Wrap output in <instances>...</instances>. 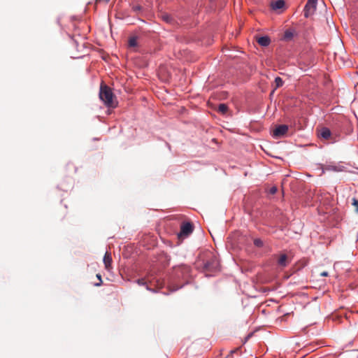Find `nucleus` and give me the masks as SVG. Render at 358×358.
Returning a JSON list of instances; mask_svg holds the SVG:
<instances>
[{"label":"nucleus","instance_id":"14","mask_svg":"<svg viewBox=\"0 0 358 358\" xmlns=\"http://www.w3.org/2000/svg\"><path fill=\"white\" fill-rule=\"evenodd\" d=\"M228 110V106L224 103H221L218 106V111L222 114H225Z\"/></svg>","mask_w":358,"mask_h":358},{"label":"nucleus","instance_id":"6","mask_svg":"<svg viewBox=\"0 0 358 358\" xmlns=\"http://www.w3.org/2000/svg\"><path fill=\"white\" fill-rule=\"evenodd\" d=\"M290 261H291V259H289L287 255L280 254L277 260V264H278V266H280L281 268H285L289 264Z\"/></svg>","mask_w":358,"mask_h":358},{"label":"nucleus","instance_id":"11","mask_svg":"<svg viewBox=\"0 0 358 358\" xmlns=\"http://www.w3.org/2000/svg\"><path fill=\"white\" fill-rule=\"evenodd\" d=\"M319 136L324 139H328L331 136V131L328 128L323 127L321 129Z\"/></svg>","mask_w":358,"mask_h":358},{"label":"nucleus","instance_id":"12","mask_svg":"<svg viewBox=\"0 0 358 358\" xmlns=\"http://www.w3.org/2000/svg\"><path fill=\"white\" fill-rule=\"evenodd\" d=\"M161 18L162 20L169 24H172L174 22L172 16L168 13H162L161 15Z\"/></svg>","mask_w":358,"mask_h":358},{"label":"nucleus","instance_id":"16","mask_svg":"<svg viewBox=\"0 0 358 358\" xmlns=\"http://www.w3.org/2000/svg\"><path fill=\"white\" fill-rule=\"evenodd\" d=\"M254 244L257 247H262L263 246V241L259 238H256L254 240Z\"/></svg>","mask_w":358,"mask_h":358},{"label":"nucleus","instance_id":"1","mask_svg":"<svg viewBox=\"0 0 358 358\" xmlns=\"http://www.w3.org/2000/svg\"><path fill=\"white\" fill-rule=\"evenodd\" d=\"M99 98L108 108H116L117 101L112 90L105 84H101L99 90Z\"/></svg>","mask_w":358,"mask_h":358},{"label":"nucleus","instance_id":"3","mask_svg":"<svg viewBox=\"0 0 358 358\" xmlns=\"http://www.w3.org/2000/svg\"><path fill=\"white\" fill-rule=\"evenodd\" d=\"M193 231V226L190 222L182 223L180 226V231L178 234V238L183 239L191 234Z\"/></svg>","mask_w":358,"mask_h":358},{"label":"nucleus","instance_id":"15","mask_svg":"<svg viewBox=\"0 0 358 358\" xmlns=\"http://www.w3.org/2000/svg\"><path fill=\"white\" fill-rule=\"evenodd\" d=\"M283 83H284V82H283V80H282L281 78L276 77L275 79V90L278 88V87H282Z\"/></svg>","mask_w":358,"mask_h":358},{"label":"nucleus","instance_id":"8","mask_svg":"<svg viewBox=\"0 0 358 358\" xmlns=\"http://www.w3.org/2000/svg\"><path fill=\"white\" fill-rule=\"evenodd\" d=\"M285 2L283 0H278L271 3V7L274 10H283L285 8Z\"/></svg>","mask_w":358,"mask_h":358},{"label":"nucleus","instance_id":"21","mask_svg":"<svg viewBox=\"0 0 358 358\" xmlns=\"http://www.w3.org/2000/svg\"><path fill=\"white\" fill-rule=\"evenodd\" d=\"M238 351H239V348H236V349H234V350H231V351H230L229 355L227 357V358L230 357H231V356H232L234 353H236V352H238Z\"/></svg>","mask_w":358,"mask_h":358},{"label":"nucleus","instance_id":"17","mask_svg":"<svg viewBox=\"0 0 358 358\" xmlns=\"http://www.w3.org/2000/svg\"><path fill=\"white\" fill-rule=\"evenodd\" d=\"M352 204L356 208V210L358 212V200L353 198Z\"/></svg>","mask_w":358,"mask_h":358},{"label":"nucleus","instance_id":"18","mask_svg":"<svg viewBox=\"0 0 358 358\" xmlns=\"http://www.w3.org/2000/svg\"><path fill=\"white\" fill-rule=\"evenodd\" d=\"M179 269H180L181 271H182V272H187V273L189 272V268L187 266H182L179 268Z\"/></svg>","mask_w":358,"mask_h":358},{"label":"nucleus","instance_id":"10","mask_svg":"<svg viewBox=\"0 0 358 358\" xmlns=\"http://www.w3.org/2000/svg\"><path fill=\"white\" fill-rule=\"evenodd\" d=\"M257 43L264 47L268 46L271 43V39L268 36H261L257 39Z\"/></svg>","mask_w":358,"mask_h":358},{"label":"nucleus","instance_id":"23","mask_svg":"<svg viewBox=\"0 0 358 358\" xmlns=\"http://www.w3.org/2000/svg\"><path fill=\"white\" fill-rule=\"evenodd\" d=\"M320 275H321V276H324V277H326V276H328V275H329V273H328V272H327V271H323V272H322V273H320Z\"/></svg>","mask_w":358,"mask_h":358},{"label":"nucleus","instance_id":"9","mask_svg":"<svg viewBox=\"0 0 358 358\" xmlns=\"http://www.w3.org/2000/svg\"><path fill=\"white\" fill-rule=\"evenodd\" d=\"M136 282L139 285H146V288L148 290L154 291V289L150 287V285L152 283V279H150V276L148 277V280H145V279H144V278H141V279H138L136 280Z\"/></svg>","mask_w":358,"mask_h":358},{"label":"nucleus","instance_id":"13","mask_svg":"<svg viewBox=\"0 0 358 358\" xmlns=\"http://www.w3.org/2000/svg\"><path fill=\"white\" fill-rule=\"evenodd\" d=\"M128 45L131 48H134L137 46V37L132 36L129 39Z\"/></svg>","mask_w":358,"mask_h":358},{"label":"nucleus","instance_id":"5","mask_svg":"<svg viewBox=\"0 0 358 358\" xmlns=\"http://www.w3.org/2000/svg\"><path fill=\"white\" fill-rule=\"evenodd\" d=\"M316 9V3L308 1L304 8V16L308 17L309 15L313 13Z\"/></svg>","mask_w":358,"mask_h":358},{"label":"nucleus","instance_id":"7","mask_svg":"<svg viewBox=\"0 0 358 358\" xmlns=\"http://www.w3.org/2000/svg\"><path fill=\"white\" fill-rule=\"evenodd\" d=\"M103 260V263H104L106 269L108 271L110 270V268H112L111 267L112 257H111L110 252H106L105 253Z\"/></svg>","mask_w":358,"mask_h":358},{"label":"nucleus","instance_id":"24","mask_svg":"<svg viewBox=\"0 0 358 358\" xmlns=\"http://www.w3.org/2000/svg\"><path fill=\"white\" fill-rule=\"evenodd\" d=\"M97 2H101L103 1L105 3H108L110 0H96Z\"/></svg>","mask_w":358,"mask_h":358},{"label":"nucleus","instance_id":"20","mask_svg":"<svg viewBox=\"0 0 358 358\" xmlns=\"http://www.w3.org/2000/svg\"><path fill=\"white\" fill-rule=\"evenodd\" d=\"M277 190H278V189H277V187H271V188H270V189H269V193H270L271 194H275V193H276Z\"/></svg>","mask_w":358,"mask_h":358},{"label":"nucleus","instance_id":"2","mask_svg":"<svg viewBox=\"0 0 358 358\" xmlns=\"http://www.w3.org/2000/svg\"><path fill=\"white\" fill-rule=\"evenodd\" d=\"M203 268L206 272L213 273L219 271L220 263L215 257L212 256L203 264Z\"/></svg>","mask_w":358,"mask_h":358},{"label":"nucleus","instance_id":"22","mask_svg":"<svg viewBox=\"0 0 358 358\" xmlns=\"http://www.w3.org/2000/svg\"><path fill=\"white\" fill-rule=\"evenodd\" d=\"M157 286L159 289L162 288L163 287V283L160 282L159 280H156Z\"/></svg>","mask_w":358,"mask_h":358},{"label":"nucleus","instance_id":"19","mask_svg":"<svg viewBox=\"0 0 358 358\" xmlns=\"http://www.w3.org/2000/svg\"><path fill=\"white\" fill-rule=\"evenodd\" d=\"M96 278L99 279V282H97V283H95L94 285L95 286H100L102 284L101 276L100 274H96Z\"/></svg>","mask_w":358,"mask_h":358},{"label":"nucleus","instance_id":"4","mask_svg":"<svg viewBox=\"0 0 358 358\" xmlns=\"http://www.w3.org/2000/svg\"><path fill=\"white\" fill-rule=\"evenodd\" d=\"M288 126L285 124H280L277 126L272 132V136L275 138L283 137L288 131Z\"/></svg>","mask_w":358,"mask_h":358}]
</instances>
